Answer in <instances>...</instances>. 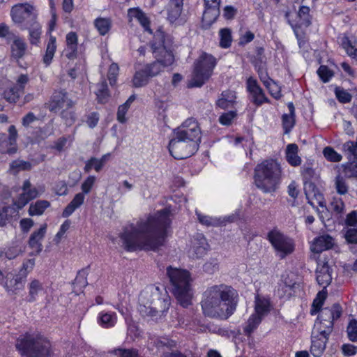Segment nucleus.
Returning <instances> with one entry per match:
<instances>
[{
  "label": "nucleus",
  "instance_id": "44",
  "mask_svg": "<svg viewBox=\"0 0 357 357\" xmlns=\"http://www.w3.org/2000/svg\"><path fill=\"white\" fill-rule=\"evenodd\" d=\"M89 268V266H88L87 267L82 268V270L78 271L77 276L73 282V284L76 287L82 289V288H84L87 286L88 282H87L86 278H87V275L89 273V272H88Z\"/></svg>",
  "mask_w": 357,
  "mask_h": 357
},
{
  "label": "nucleus",
  "instance_id": "46",
  "mask_svg": "<svg viewBox=\"0 0 357 357\" xmlns=\"http://www.w3.org/2000/svg\"><path fill=\"white\" fill-rule=\"evenodd\" d=\"M325 158L331 162H337L341 161L342 157L335 149L331 146H326L323 150Z\"/></svg>",
  "mask_w": 357,
  "mask_h": 357
},
{
  "label": "nucleus",
  "instance_id": "22",
  "mask_svg": "<svg viewBox=\"0 0 357 357\" xmlns=\"http://www.w3.org/2000/svg\"><path fill=\"white\" fill-rule=\"evenodd\" d=\"M316 273L318 284L322 286L324 289H326L332 280L331 267L328 264L324 263L323 265L318 267Z\"/></svg>",
  "mask_w": 357,
  "mask_h": 357
},
{
  "label": "nucleus",
  "instance_id": "49",
  "mask_svg": "<svg viewBox=\"0 0 357 357\" xmlns=\"http://www.w3.org/2000/svg\"><path fill=\"white\" fill-rule=\"evenodd\" d=\"M259 78H260V80L263 82V84H264V86L269 90L271 94L276 99L279 98L280 97V92L278 91L277 93H273L272 91V89H271V87H272V84L274 85L275 83H273V81L270 79L267 75L266 73H259Z\"/></svg>",
  "mask_w": 357,
  "mask_h": 357
},
{
  "label": "nucleus",
  "instance_id": "28",
  "mask_svg": "<svg viewBox=\"0 0 357 357\" xmlns=\"http://www.w3.org/2000/svg\"><path fill=\"white\" fill-rule=\"evenodd\" d=\"M84 195L83 193H77L75 195L72 201L64 208L62 216L68 218L73 214V213L79 208L84 202Z\"/></svg>",
  "mask_w": 357,
  "mask_h": 357
},
{
  "label": "nucleus",
  "instance_id": "13",
  "mask_svg": "<svg viewBox=\"0 0 357 357\" xmlns=\"http://www.w3.org/2000/svg\"><path fill=\"white\" fill-rule=\"evenodd\" d=\"M8 133V136L6 133H0V152L13 154L17 151L16 141L17 138V131L14 125L9 126Z\"/></svg>",
  "mask_w": 357,
  "mask_h": 357
},
{
  "label": "nucleus",
  "instance_id": "7",
  "mask_svg": "<svg viewBox=\"0 0 357 357\" xmlns=\"http://www.w3.org/2000/svg\"><path fill=\"white\" fill-rule=\"evenodd\" d=\"M15 347L24 357H49L50 354L51 344L40 335H21Z\"/></svg>",
  "mask_w": 357,
  "mask_h": 357
},
{
  "label": "nucleus",
  "instance_id": "54",
  "mask_svg": "<svg viewBox=\"0 0 357 357\" xmlns=\"http://www.w3.org/2000/svg\"><path fill=\"white\" fill-rule=\"evenodd\" d=\"M119 68L117 63H112L109 68L107 78L109 84L112 86L116 82L117 75L119 74Z\"/></svg>",
  "mask_w": 357,
  "mask_h": 357
},
{
  "label": "nucleus",
  "instance_id": "30",
  "mask_svg": "<svg viewBox=\"0 0 357 357\" xmlns=\"http://www.w3.org/2000/svg\"><path fill=\"white\" fill-rule=\"evenodd\" d=\"M116 320V314L114 312H101L98 317V323L105 328L113 327Z\"/></svg>",
  "mask_w": 357,
  "mask_h": 357
},
{
  "label": "nucleus",
  "instance_id": "16",
  "mask_svg": "<svg viewBox=\"0 0 357 357\" xmlns=\"http://www.w3.org/2000/svg\"><path fill=\"white\" fill-rule=\"evenodd\" d=\"M209 249L206 238L202 234L195 236L192 246L190 250V257L199 259L204 257Z\"/></svg>",
  "mask_w": 357,
  "mask_h": 357
},
{
  "label": "nucleus",
  "instance_id": "35",
  "mask_svg": "<svg viewBox=\"0 0 357 357\" xmlns=\"http://www.w3.org/2000/svg\"><path fill=\"white\" fill-rule=\"evenodd\" d=\"M50 206V203L48 201L38 200L29 206V214L31 216L41 215Z\"/></svg>",
  "mask_w": 357,
  "mask_h": 357
},
{
  "label": "nucleus",
  "instance_id": "6",
  "mask_svg": "<svg viewBox=\"0 0 357 357\" xmlns=\"http://www.w3.org/2000/svg\"><path fill=\"white\" fill-rule=\"evenodd\" d=\"M167 276L169 280L170 289L178 303L185 308L192 305V278L189 271L185 269L167 267Z\"/></svg>",
  "mask_w": 357,
  "mask_h": 357
},
{
  "label": "nucleus",
  "instance_id": "58",
  "mask_svg": "<svg viewBox=\"0 0 357 357\" xmlns=\"http://www.w3.org/2000/svg\"><path fill=\"white\" fill-rule=\"evenodd\" d=\"M96 181V176H89L82 183L81 185V189L82 190V192L84 194H88L90 192L91 188H93L94 183Z\"/></svg>",
  "mask_w": 357,
  "mask_h": 357
},
{
  "label": "nucleus",
  "instance_id": "60",
  "mask_svg": "<svg viewBox=\"0 0 357 357\" xmlns=\"http://www.w3.org/2000/svg\"><path fill=\"white\" fill-rule=\"evenodd\" d=\"M98 158L96 157H91L88 160L85 162V166L84 167V171L85 173H89L91 172L92 169H94L96 172H99L102 170V167H100L98 169H96V166L98 165Z\"/></svg>",
  "mask_w": 357,
  "mask_h": 357
},
{
  "label": "nucleus",
  "instance_id": "34",
  "mask_svg": "<svg viewBox=\"0 0 357 357\" xmlns=\"http://www.w3.org/2000/svg\"><path fill=\"white\" fill-rule=\"evenodd\" d=\"M94 26L100 36H105L112 28V20L108 17H98L94 20Z\"/></svg>",
  "mask_w": 357,
  "mask_h": 357
},
{
  "label": "nucleus",
  "instance_id": "27",
  "mask_svg": "<svg viewBox=\"0 0 357 357\" xmlns=\"http://www.w3.org/2000/svg\"><path fill=\"white\" fill-rule=\"evenodd\" d=\"M220 13V9L205 8L202 15V27L208 29L217 20Z\"/></svg>",
  "mask_w": 357,
  "mask_h": 357
},
{
  "label": "nucleus",
  "instance_id": "56",
  "mask_svg": "<svg viewBox=\"0 0 357 357\" xmlns=\"http://www.w3.org/2000/svg\"><path fill=\"white\" fill-rule=\"evenodd\" d=\"M61 118L65 121V123L68 126H71L76 120L75 113L69 109H63L61 112Z\"/></svg>",
  "mask_w": 357,
  "mask_h": 357
},
{
  "label": "nucleus",
  "instance_id": "24",
  "mask_svg": "<svg viewBox=\"0 0 357 357\" xmlns=\"http://www.w3.org/2000/svg\"><path fill=\"white\" fill-rule=\"evenodd\" d=\"M236 93L231 90L223 91L216 101V105L222 109L232 107L236 102Z\"/></svg>",
  "mask_w": 357,
  "mask_h": 357
},
{
  "label": "nucleus",
  "instance_id": "42",
  "mask_svg": "<svg viewBox=\"0 0 357 357\" xmlns=\"http://www.w3.org/2000/svg\"><path fill=\"white\" fill-rule=\"evenodd\" d=\"M22 93L17 86H13L6 89L3 93V98L10 103H15Z\"/></svg>",
  "mask_w": 357,
  "mask_h": 357
},
{
  "label": "nucleus",
  "instance_id": "29",
  "mask_svg": "<svg viewBox=\"0 0 357 357\" xmlns=\"http://www.w3.org/2000/svg\"><path fill=\"white\" fill-rule=\"evenodd\" d=\"M341 46L349 56L357 61V41L355 39L344 36L341 38Z\"/></svg>",
  "mask_w": 357,
  "mask_h": 357
},
{
  "label": "nucleus",
  "instance_id": "40",
  "mask_svg": "<svg viewBox=\"0 0 357 357\" xmlns=\"http://www.w3.org/2000/svg\"><path fill=\"white\" fill-rule=\"evenodd\" d=\"M26 49V46L24 41L20 39H16L11 47L12 56L15 59H20L24 56Z\"/></svg>",
  "mask_w": 357,
  "mask_h": 357
},
{
  "label": "nucleus",
  "instance_id": "12",
  "mask_svg": "<svg viewBox=\"0 0 357 357\" xmlns=\"http://www.w3.org/2000/svg\"><path fill=\"white\" fill-rule=\"evenodd\" d=\"M75 102L69 98L65 90L55 91L51 97L49 103V109L52 112H57L62 109H71Z\"/></svg>",
  "mask_w": 357,
  "mask_h": 357
},
{
  "label": "nucleus",
  "instance_id": "8",
  "mask_svg": "<svg viewBox=\"0 0 357 357\" xmlns=\"http://www.w3.org/2000/svg\"><path fill=\"white\" fill-rule=\"evenodd\" d=\"M217 65V59L212 54L202 52L194 62V68L188 87H201L211 77Z\"/></svg>",
  "mask_w": 357,
  "mask_h": 357
},
{
  "label": "nucleus",
  "instance_id": "61",
  "mask_svg": "<svg viewBox=\"0 0 357 357\" xmlns=\"http://www.w3.org/2000/svg\"><path fill=\"white\" fill-rule=\"evenodd\" d=\"M301 172L305 182H309L308 181L313 177L314 174V169L310 164H305L301 167Z\"/></svg>",
  "mask_w": 357,
  "mask_h": 357
},
{
  "label": "nucleus",
  "instance_id": "51",
  "mask_svg": "<svg viewBox=\"0 0 357 357\" xmlns=\"http://www.w3.org/2000/svg\"><path fill=\"white\" fill-rule=\"evenodd\" d=\"M335 93L337 99L341 103H348L351 100V95L342 88L336 87Z\"/></svg>",
  "mask_w": 357,
  "mask_h": 357
},
{
  "label": "nucleus",
  "instance_id": "38",
  "mask_svg": "<svg viewBox=\"0 0 357 357\" xmlns=\"http://www.w3.org/2000/svg\"><path fill=\"white\" fill-rule=\"evenodd\" d=\"M297 16L299 18V26H308L311 24V17L310 15V8L305 6L300 7L299 10L297 13Z\"/></svg>",
  "mask_w": 357,
  "mask_h": 357
},
{
  "label": "nucleus",
  "instance_id": "43",
  "mask_svg": "<svg viewBox=\"0 0 357 357\" xmlns=\"http://www.w3.org/2000/svg\"><path fill=\"white\" fill-rule=\"evenodd\" d=\"M183 10V6L176 4L169 3L167 8V20L174 23L180 17Z\"/></svg>",
  "mask_w": 357,
  "mask_h": 357
},
{
  "label": "nucleus",
  "instance_id": "32",
  "mask_svg": "<svg viewBox=\"0 0 357 357\" xmlns=\"http://www.w3.org/2000/svg\"><path fill=\"white\" fill-rule=\"evenodd\" d=\"M22 29H28L29 32V40L32 45H38L40 43L42 33L41 25L36 21Z\"/></svg>",
  "mask_w": 357,
  "mask_h": 357
},
{
  "label": "nucleus",
  "instance_id": "4",
  "mask_svg": "<svg viewBox=\"0 0 357 357\" xmlns=\"http://www.w3.org/2000/svg\"><path fill=\"white\" fill-rule=\"evenodd\" d=\"M174 136L168 144L169 151L176 160H183L194 155L201 142V130L193 118L185 120L174 130Z\"/></svg>",
  "mask_w": 357,
  "mask_h": 357
},
{
  "label": "nucleus",
  "instance_id": "57",
  "mask_svg": "<svg viewBox=\"0 0 357 357\" xmlns=\"http://www.w3.org/2000/svg\"><path fill=\"white\" fill-rule=\"evenodd\" d=\"M35 266V259H29L23 261L22 267L19 271V273L24 275L27 277L28 274L32 271Z\"/></svg>",
  "mask_w": 357,
  "mask_h": 357
},
{
  "label": "nucleus",
  "instance_id": "39",
  "mask_svg": "<svg viewBox=\"0 0 357 357\" xmlns=\"http://www.w3.org/2000/svg\"><path fill=\"white\" fill-rule=\"evenodd\" d=\"M98 91L96 93L99 103L104 104L107 102L109 97L107 84L105 80L98 84Z\"/></svg>",
  "mask_w": 357,
  "mask_h": 357
},
{
  "label": "nucleus",
  "instance_id": "37",
  "mask_svg": "<svg viewBox=\"0 0 357 357\" xmlns=\"http://www.w3.org/2000/svg\"><path fill=\"white\" fill-rule=\"evenodd\" d=\"M261 317L259 315L252 314L248 319L245 326L243 328V331L245 335L250 336L251 334L257 328L258 326L262 321Z\"/></svg>",
  "mask_w": 357,
  "mask_h": 357
},
{
  "label": "nucleus",
  "instance_id": "2",
  "mask_svg": "<svg viewBox=\"0 0 357 357\" xmlns=\"http://www.w3.org/2000/svg\"><path fill=\"white\" fill-rule=\"evenodd\" d=\"M173 40L161 28L154 33L151 47L156 61L146 64L142 70H137L132 79V86L139 88L149 83L150 77L156 76L161 71V66H169L174 61L172 47Z\"/></svg>",
  "mask_w": 357,
  "mask_h": 357
},
{
  "label": "nucleus",
  "instance_id": "26",
  "mask_svg": "<svg viewBox=\"0 0 357 357\" xmlns=\"http://www.w3.org/2000/svg\"><path fill=\"white\" fill-rule=\"evenodd\" d=\"M271 310V303L268 298H261L259 295L255 296V313L263 318Z\"/></svg>",
  "mask_w": 357,
  "mask_h": 357
},
{
  "label": "nucleus",
  "instance_id": "47",
  "mask_svg": "<svg viewBox=\"0 0 357 357\" xmlns=\"http://www.w3.org/2000/svg\"><path fill=\"white\" fill-rule=\"evenodd\" d=\"M202 268L204 272L212 275L219 270V261L216 258H210L204 264Z\"/></svg>",
  "mask_w": 357,
  "mask_h": 357
},
{
  "label": "nucleus",
  "instance_id": "36",
  "mask_svg": "<svg viewBox=\"0 0 357 357\" xmlns=\"http://www.w3.org/2000/svg\"><path fill=\"white\" fill-rule=\"evenodd\" d=\"M326 297L327 290L326 289L323 288L321 291L317 293L316 298L313 301L312 307L310 309V314L312 315H315L320 311Z\"/></svg>",
  "mask_w": 357,
  "mask_h": 357
},
{
  "label": "nucleus",
  "instance_id": "62",
  "mask_svg": "<svg viewBox=\"0 0 357 357\" xmlns=\"http://www.w3.org/2000/svg\"><path fill=\"white\" fill-rule=\"evenodd\" d=\"M115 355L117 357H139L137 351L135 349H121L114 350Z\"/></svg>",
  "mask_w": 357,
  "mask_h": 357
},
{
  "label": "nucleus",
  "instance_id": "20",
  "mask_svg": "<svg viewBox=\"0 0 357 357\" xmlns=\"http://www.w3.org/2000/svg\"><path fill=\"white\" fill-rule=\"evenodd\" d=\"M128 15L130 18L136 19L145 31L152 33V29L150 27V20L146 13L139 8H132L128 10Z\"/></svg>",
  "mask_w": 357,
  "mask_h": 357
},
{
  "label": "nucleus",
  "instance_id": "64",
  "mask_svg": "<svg viewBox=\"0 0 357 357\" xmlns=\"http://www.w3.org/2000/svg\"><path fill=\"white\" fill-rule=\"evenodd\" d=\"M345 239L349 243H357V229L352 228L347 230L344 234Z\"/></svg>",
  "mask_w": 357,
  "mask_h": 357
},
{
  "label": "nucleus",
  "instance_id": "5",
  "mask_svg": "<svg viewBox=\"0 0 357 357\" xmlns=\"http://www.w3.org/2000/svg\"><path fill=\"white\" fill-rule=\"evenodd\" d=\"M282 181V168L275 160H265L254 169V182L264 193H274Z\"/></svg>",
  "mask_w": 357,
  "mask_h": 357
},
{
  "label": "nucleus",
  "instance_id": "15",
  "mask_svg": "<svg viewBox=\"0 0 357 357\" xmlns=\"http://www.w3.org/2000/svg\"><path fill=\"white\" fill-rule=\"evenodd\" d=\"M329 335L321 333V331H317V334H314V332L312 333L310 352L312 356L320 357L323 354L326 349Z\"/></svg>",
  "mask_w": 357,
  "mask_h": 357
},
{
  "label": "nucleus",
  "instance_id": "18",
  "mask_svg": "<svg viewBox=\"0 0 357 357\" xmlns=\"http://www.w3.org/2000/svg\"><path fill=\"white\" fill-rule=\"evenodd\" d=\"M333 245L334 239L328 234H324L314 239L311 250L314 253H321L332 248Z\"/></svg>",
  "mask_w": 357,
  "mask_h": 357
},
{
  "label": "nucleus",
  "instance_id": "17",
  "mask_svg": "<svg viewBox=\"0 0 357 357\" xmlns=\"http://www.w3.org/2000/svg\"><path fill=\"white\" fill-rule=\"evenodd\" d=\"M304 192L309 204L311 206H314L315 204L322 206L323 195L313 183L305 182Z\"/></svg>",
  "mask_w": 357,
  "mask_h": 357
},
{
  "label": "nucleus",
  "instance_id": "63",
  "mask_svg": "<svg viewBox=\"0 0 357 357\" xmlns=\"http://www.w3.org/2000/svg\"><path fill=\"white\" fill-rule=\"evenodd\" d=\"M331 206L333 211L337 213H341L344 209V203L340 198L333 197Z\"/></svg>",
  "mask_w": 357,
  "mask_h": 357
},
{
  "label": "nucleus",
  "instance_id": "21",
  "mask_svg": "<svg viewBox=\"0 0 357 357\" xmlns=\"http://www.w3.org/2000/svg\"><path fill=\"white\" fill-rule=\"evenodd\" d=\"M289 114H284L282 116V125L284 134H289L296 124V111L294 103H287Z\"/></svg>",
  "mask_w": 357,
  "mask_h": 357
},
{
  "label": "nucleus",
  "instance_id": "48",
  "mask_svg": "<svg viewBox=\"0 0 357 357\" xmlns=\"http://www.w3.org/2000/svg\"><path fill=\"white\" fill-rule=\"evenodd\" d=\"M343 151L351 158L353 157L354 162L357 163V143L349 141L342 146Z\"/></svg>",
  "mask_w": 357,
  "mask_h": 357
},
{
  "label": "nucleus",
  "instance_id": "55",
  "mask_svg": "<svg viewBox=\"0 0 357 357\" xmlns=\"http://www.w3.org/2000/svg\"><path fill=\"white\" fill-rule=\"evenodd\" d=\"M196 215L199 222L206 226H215L218 225V220L216 218L202 215L201 213L196 211Z\"/></svg>",
  "mask_w": 357,
  "mask_h": 357
},
{
  "label": "nucleus",
  "instance_id": "19",
  "mask_svg": "<svg viewBox=\"0 0 357 357\" xmlns=\"http://www.w3.org/2000/svg\"><path fill=\"white\" fill-rule=\"evenodd\" d=\"M47 231V225L44 224L37 231H33L29 239V246L32 249H36V254L38 255L43 250L41 241L45 237Z\"/></svg>",
  "mask_w": 357,
  "mask_h": 357
},
{
  "label": "nucleus",
  "instance_id": "23",
  "mask_svg": "<svg viewBox=\"0 0 357 357\" xmlns=\"http://www.w3.org/2000/svg\"><path fill=\"white\" fill-rule=\"evenodd\" d=\"M28 296L26 298L29 303L35 302L38 296L44 291L43 284L38 279H32L28 284Z\"/></svg>",
  "mask_w": 357,
  "mask_h": 357
},
{
  "label": "nucleus",
  "instance_id": "14",
  "mask_svg": "<svg viewBox=\"0 0 357 357\" xmlns=\"http://www.w3.org/2000/svg\"><path fill=\"white\" fill-rule=\"evenodd\" d=\"M246 85L247 91L251 95V101L255 105L260 106L265 102H269L268 98L265 96L256 79L250 77L247 79Z\"/></svg>",
  "mask_w": 357,
  "mask_h": 357
},
{
  "label": "nucleus",
  "instance_id": "25",
  "mask_svg": "<svg viewBox=\"0 0 357 357\" xmlns=\"http://www.w3.org/2000/svg\"><path fill=\"white\" fill-rule=\"evenodd\" d=\"M26 279L24 275L18 272L17 274L13 275L12 278L7 279L5 286L8 291L15 292L24 287Z\"/></svg>",
  "mask_w": 357,
  "mask_h": 357
},
{
  "label": "nucleus",
  "instance_id": "1",
  "mask_svg": "<svg viewBox=\"0 0 357 357\" xmlns=\"http://www.w3.org/2000/svg\"><path fill=\"white\" fill-rule=\"evenodd\" d=\"M172 208L169 206L146 218H139L136 223L123 227L119 237L126 251L156 250L162 246L170 227Z\"/></svg>",
  "mask_w": 357,
  "mask_h": 357
},
{
  "label": "nucleus",
  "instance_id": "50",
  "mask_svg": "<svg viewBox=\"0 0 357 357\" xmlns=\"http://www.w3.org/2000/svg\"><path fill=\"white\" fill-rule=\"evenodd\" d=\"M348 338L351 342H357V320L352 319L347 327Z\"/></svg>",
  "mask_w": 357,
  "mask_h": 357
},
{
  "label": "nucleus",
  "instance_id": "53",
  "mask_svg": "<svg viewBox=\"0 0 357 357\" xmlns=\"http://www.w3.org/2000/svg\"><path fill=\"white\" fill-rule=\"evenodd\" d=\"M236 116V111H229L223 113L219 117V122L223 126H230Z\"/></svg>",
  "mask_w": 357,
  "mask_h": 357
},
{
  "label": "nucleus",
  "instance_id": "41",
  "mask_svg": "<svg viewBox=\"0 0 357 357\" xmlns=\"http://www.w3.org/2000/svg\"><path fill=\"white\" fill-rule=\"evenodd\" d=\"M220 46L222 48H229L232 42L231 31L228 28L221 29L219 31Z\"/></svg>",
  "mask_w": 357,
  "mask_h": 357
},
{
  "label": "nucleus",
  "instance_id": "10",
  "mask_svg": "<svg viewBox=\"0 0 357 357\" xmlns=\"http://www.w3.org/2000/svg\"><path fill=\"white\" fill-rule=\"evenodd\" d=\"M319 312V321L315 324L317 330L330 335L333 329L334 321L338 319L342 314V307L335 303L331 307L321 308Z\"/></svg>",
  "mask_w": 357,
  "mask_h": 357
},
{
  "label": "nucleus",
  "instance_id": "11",
  "mask_svg": "<svg viewBox=\"0 0 357 357\" xmlns=\"http://www.w3.org/2000/svg\"><path fill=\"white\" fill-rule=\"evenodd\" d=\"M10 15L13 22L20 25L21 29L37 21V13L33 6L20 3L13 6Z\"/></svg>",
  "mask_w": 357,
  "mask_h": 357
},
{
  "label": "nucleus",
  "instance_id": "31",
  "mask_svg": "<svg viewBox=\"0 0 357 357\" xmlns=\"http://www.w3.org/2000/svg\"><path fill=\"white\" fill-rule=\"evenodd\" d=\"M298 147L296 144H289L286 149L287 161L294 167L301 164V158L298 155Z\"/></svg>",
  "mask_w": 357,
  "mask_h": 357
},
{
  "label": "nucleus",
  "instance_id": "45",
  "mask_svg": "<svg viewBox=\"0 0 357 357\" xmlns=\"http://www.w3.org/2000/svg\"><path fill=\"white\" fill-rule=\"evenodd\" d=\"M335 188L339 195L347 194L349 189L347 179L340 175L337 176L335 179Z\"/></svg>",
  "mask_w": 357,
  "mask_h": 357
},
{
  "label": "nucleus",
  "instance_id": "59",
  "mask_svg": "<svg viewBox=\"0 0 357 357\" xmlns=\"http://www.w3.org/2000/svg\"><path fill=\"white\" fill-rule=\"evenodd\" d=\"M15 213H17V210L11 206L0 207V219L3 218L9 220Z\"/></svg>",
  "mask_w": 357,
  "mask_h": 357
},
{
  "label": "nucleus",
  "instance_id": "33",
  "mask_svg": "<svg viewBox=\"0 0 357 357\" xmlns=\"http://www.w3.org/2000/svg\"><path fill=\"white\" fill-rule=\"evenodd\" d=\"M56 50V37L50 36L47 44L45 54L43 56V63L48 66L52 63Z\"/></svg>",
  "mask_w": 357,
  "mask_h": 357
},
{
  "label": "nucleus",
  "instance_id": "9",
  "mask_svg": "<svg viewBox=\"0 0 357 357\" xmlns=\"http://www.w3.org/2000/svg\"><path fill=\"white\" fill-rule=\"evenodd\" d=\"M267 239L280 259H284L295 250L294 240L278 229L270 231L267 234Z\"/></svg>",
  "mask_w": 357,
  "mask_h": 357
},
{
  "label": "nucleus",
  "instance_id": "52",
  "mask_svg": "<svg viewBox=\"0 0 357 357\" xmlns=\"http://www.w3.org/2000/svg\"><path fill=\"white\" fill-rule=\"evenodd\" d=\"M317 74L319 76L321 81L324 83L329 82L331 77L333 76V72L328 68L326 66H321L317 70Z\"/></svg>",
  "mask_w": 357,
  "mask_h": 357
},
{
  "label": "nucleus",
  "instance_id": "3",
  "mask_svg": "<svg viewBox=\"0 0 357 357\" xmlns=\"http://www.w3.org/2000/svg\"><path fill=\"white\" fill-rule=\"evenodd\" d=\"M237 303V291L231 286L220 284L206 289L201 306L205 316L227 319L236 310Z\"/></svg>",
  "mask_w": 357,
  "mask_h": 357
}]
</instances>
